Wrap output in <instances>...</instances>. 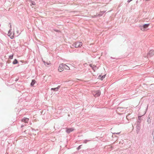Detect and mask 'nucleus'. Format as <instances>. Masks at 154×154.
I'll use <instances>...</instances> for the list:
<instances>
[{
    "mask_svg": "<svg viewBox=\"0 0 154 154\" xmlns=\"http://www.w3.org/2000/svg\"><path fill=\"white\" fill-rule=\"evenodd\" d=\"M153 78H154V75L153 76Z\"/></svg>",
    "mask_w": 154,
    "mask_h": 154,
    "instance_id": "09e8293b",
    "label": "nucleus"
},
{
    "mask_svg": "<svg viewBox=\"0 0 154 154\" xmlns=\"http://www.w3.org/2000/svg\"><path fill=\"white\" fill-rule=\"evenodd\" d=\"M136 132L137 134H138L139 133V131L140 129V125H137L136 126Z\"/></svg>",
    "mask_w": 154,
    "mask_h": 154,
    "instance_id": "9d476101",
    "label": "nucleus"
},
{
    "mask_svg": "<svg viewBox=\"0 0 154 154\" xmlns=\"http://www.w3.org/2000/svg\"><path fill=\"white\" fill-rule=\"evenodd\" d=\"M113 136H114V137H117V136H115V135H114V134H113V135L112 136V137H113Z\"/></svg>",
    "mask_w": 154,
    "mask_h": 154,
    "instance_id": "58836bf2",
    "label": "nucleus"
},
{
    "mask_svg": "<svg viewBox=\"0 0 154 154\" xmlns=\"http://www.w3.org/2000/svg\"><path fill=\"white\" fill-rule=\"evenodd\" d=\"M133 0H128V1H127V2L128 3H129L130 2H131V1H132Z\"/></svg>",
    "mask_w": 154,
    "mask_h": 154,
    "instance_id": "72a5a7b5",
    "label": "nucleus"
},
{
    "mask_svg": "<svg viewBox=\"0 0 154 154\" xmlns=\"http://www.w3.org/2000/svg\"><path fill=\"white\" fill-rule=\"evenodd\" d=\"M60 85H58L57 87L54 88H51V91H53L54 92L58 91L60 88Z\"/></svg>",
    "mask_w": 154,
    "mask_h": 154,
    "instance_id": "0eeeda50",
    "label": "nucleus"
},
{
    "mask_svg": "<svg viewBox=\"0 0 154 154\" xmlns=\"http://www.w3.org/2000/svg\"><path fill=\"white\" fill-rule=\"evenodd\" d=\"M30 2L31 3L30 5L32 6V5H35V3L34 1H30Z\"/></svg>",
    "mask_w": 154,
    "mask_h": 154,
    "instance_id": "a211bd4d",
    "label": "nucleus"
},
{
    "mask_svg": "<svg viewBox=\"0 0 154 154\" xmlns=\"http://www.w3.org/2000/svg\"><path fill=\"white\" fill-rule=\"evenodd\" d=\"M101 94V91L100 90H99L97 91H94L93 93V94L95 97H99Z\"/></svg>",
    "mask_w": 154,
    "mask_h": 154,
    "instance_id": "7ed1b4c3",
    "label": "nucleus"
},
{
    "mask_svg": "<svg viewBox=\"0 0 154 154\" xmlns=\"http://www.w3.org/2000/svg\"><path fill=\"white\" fill-rule=\"evenodd\" d=\"M148 105H147V107L146 108V111H145V113L143 115H141V116L138 115V120H141H141H142L141 117L143 116L146 113V111L148 109Z\"/></svg>",
    "mask_w": 154,
    "mask_h": 154,
    "instance_id": "6e6552de",
    "label": "nucleus"
},
{
    "mask_svg": "<svg viewBox=\"0 0 154 154\" xmlns=\"http://www.w3.org/2000/svg\"><path fill=\"white\" fill-rule=\"evenodd\" d=\"M120 132H118V133H113V134H114V135H115V134L119 135L120 134Z\"/></svg>",
    "mask_w": 154,
    "mask_h": 154,
    "instance_id": "bb28decb",
    "label": "nucleus"
},
{
    "mask_svg": "<svg viewBox=\"0 0 154 154\" xmlns=\"http://www.w3.org/2000/svg\"><path fill=\"white\" fill-rule=\"evenodd\" d=\"M144 24L140 25L139 26L140 29L142 31H144L148 29L146 26H144Z\"/></svg>",
    "mask_w": 154,
    "mask_h": 154,
    "instance_id": "20e7f679",
    "label": "nucleus"
},
{
    "mask_svg": "<svg viewBox=\"0 0 154 154\" xmlns=\"http://www.w3.org/2000/svg\"><path fill=\"white\" fill-rule=\"evenodd\" d=\"M153 139L154 140V135L153 136Z\"/></svg>",
    "mask_w": 154,
    "mask_h": 154,
    "instance_id": "a18cd8bd",
    "label": "nucleus"
},
{
    "mask_svg": "<svg viewBox=\"0 0 154 154\" xmlns=\"http://www.w3.org/2000/svg\"><path fill=\"white\" fill-rule=\"evenodd\" d=\"M150 23H146V24H144V25L145 26H146L147 27V28H148V26L149 25Z\"/></svg>",
    "mask_w": 154,
    "mask_h": 154,
    "instance_id": "a878e982",
    "label": "nucleus"
},
{
    "mask_svg": "<svg viewBox=\"0 0 154 154\" xmlns=\"http://www.w3.org/2000/svg\"><path fill=\"white\" fill-rule=\"evenodd\" d=\"M106 74L103 75H100L98 76V79L101 80H103L106 76Z\"/></svg>",
    "mask_w": 154,
    "mask_h": 154,
    "instance_id": "f8f14e48",
    "label": "nucleus"
},
{
    "mask_svg": "<svg viewBox=\"0 0 154 154\" xmlns=\"http://www.w3.org/2000/svg\"><path fill=\"white\" fill-rule=\"evenodd\" d=\"M152 102H154V99L152 100Z\"/></svg>",
    "mask_w": 154,
    "mask_h": 154,
    "instance_id": "c03bdc74",
    "label": "nucleus"
},
{
    "mask_svg": "<svg viewBox=\"0 0 154 154\" xmlns=\"http://www.w3.org/2000/svg\"><path fill=\"white\" fill-rule=\"evenodd\" d=\"M19 79V78H16L15 80V81L17 82V81H18Z\"/></svg>",
    "mask_w": 154,
    "mask_h": 154,
    "instance_id": "f704fd0d",
    "label": "nucleus"
},
{
    "mask_svg": "<svg viewBox=\"0 0 154 154\" xmlns=\"http://www.w3.org/2000/svg\"><path fill=\"white\" fill-rule=\"evenodd\" d=\"M154 55V50H150L147 54L148 57H151Z\"/></svg>",
    "mask_w": 154,
    "mask_h": 154,
    "instance_id": "423d86ee",
    "label": "nucleus"
},
{
    "mask_svg": "<svg viewBox=\"0 0 154 154\" xmlns=\"http://www.w3.org/2000/svg\"><path fill=\"white\" fill-rule=\"evenodd\" d=\"M8 24L9 25H10V29H11V23H8Z\"/></svg>",
    "mask_w": 154,
    "mask_h": 154,
    "instance_id": "7c9ffc66",
    "label": "nucleus"
},
{
    "mask_svg": "<svg viewBox=\"0 0 154 154\" xmlns=\"http://www.w3.org/2000/svg\"><path fill=\"white\" fill-rule=\"evenodd\" d=\"M29 119L27 118L24 117L21 119V121L23 122H24L25 123H27L29 120Z\"/></svg>",
    "mask_w": 154,
    "mask_h": 154,
    "instance_id": "1a4fd4ad",
    "label": "nucleus"
},
{
    "mask_svg": "<svg viewBox=\"0 0 154 154\" xmlns=\"http://www.w3.org/2000/svg\"><path fill=\"white\" fill-rule=\"evenodd\" d=\"M18 63V62L16 59H15L12 62V64L15 65Z\"/></svg>",
    "mask_w": 154,
    "mask_h": 154,
    "instance_id": "dca6fc26",
    "label": "nucleus"
},
{
    "mask_svg": "<svg viewBox=\"0 0 154 154\" xmlns=\"http://www.w3.org/2000/svg\"><path fill=\"white\" fill-rule=\"evenodd\" d=\"M11 29H10V30L8 31V35L10 37L11 35Z\"/></svg>",
    "mask_w": 154,
    "mask_h": 154,
    "instance_id": "412c9836",
    "label": "nucleus"
},
{
    "mask_svg": "<svg viewBox=\"0 0 154 154\" xmlns=\"http://www.w3.org/2000/svg\"><path fill=\"white\" fill-rule=\"evenodd\" d=\"M25 125H26L25 124L24 125H23V124L21 125V128H23V127H24Z\"/></svg>",
    "mask_w": 154,
    "mask_h": 154,
    "instance_id": "c85d7f7f",
    "label": "nucleus"
},
{
    "mask_svg": "<svg viewBox=\"0 0 154 154\" xmlns=\"http://www.w3.org/2000/svg\"><path fill=\"white\" fill-rule=\"evenodd\" d=\"M63 67L64 68V69H65L68 70L70 69L69 67V66H67L66 64V66H64Z\"/></svg>",
    "mask_w": 154,
    "mask_h": 154,
    "instance_id": "aec40b11",
    "label": "nucleus"
},
{
    "mask_svg": "<svg viewBox=\"0 0 154 154\" xmlns=\"http://www.w3.org/2000/svg\"><path fill=\"white\" fill-rule=\"evenodd\" d=\"M97 14H96L95 15H94L92 17L93 18H96L97 17H98V16H97Z\"/></svg>",
    "mask_w": 154,
    "mask_h": 154,
    "instance_id": "393cba45",
    "label": "nucleus"
},
{
    "mask_svg": "<svg viewBox=\"0 0 154 154\" xmlns=\"http://www.w3.org/2000/svg\"><path fill=\"white\" fill-rule=\"evenodd\" d=\"M82 146V145H80L77 148V150H79L81 148V146Z\"/></svg>",
    "mask_w": 154,
    "mask_h": 154,
    "instance_id": "b1692460",
    "label": "nucleus"
},
{
    "mask_svg": "<svg viewBox=\"0 0 154 154\" xmlns=\"http://www.w3.org/2000/svg\"><path fill=\"white\" fill-rule=\"evenodd\" d=\"M152 135H153V132H152Z\"/></svg>",
    "mask_w": 154,
    "mask_h": 154,
    "instance_id": "79ce46f5",
    "label": "nucleus"
},
{
    "mask_svg": "<svg viewBox=\"0 0 154 154\" xmlns=\"http://www.w3.org/2000/svg\"><path fill=\"white\" fill-rule=\"evenodd\" d=\"M89 66L92 68V69L94 71V72L95 71L96 69L94 68V66H93V65H92V64H89Z\"/></svg>",
    "mask_w": 154,
    "mask_h": 154,
    "instance_id": "f3484780",
    "label": "nucleus"
},
{
    "mask_svg": "<svg viewBox=\"0 0 154 154\" xmlns=\"http://www.w3.org/2000/svg\"><path fill=\"white\" fill-rule=\"evenodd\" d=\"M8 24L9 25H10V29H11V23H8Z\"/></svg>",
    "mask_w": 154,
    "mask_h": 154,
    "instance_id": "2f4dec72",
    "label": "nucleus"
},
{
    "mask_svg": "<svg viewBox=\"0 0 154 154\" xmlns=\"http://www.w3.org/2000/svg\"><path fill=\"white\" fill-rule=\"evenodd\" d=\"M141 120H138L137 122V123L136 125H140V123H141Z\"/></svg>",
    "mask_w": 154,
    "mask_h": 154,
    "instance_id": "4be33fe9",
    "label": "nucleus"
},
{
    "mask_svg": "<svg viewBox=\"0 0 154 154\" xmlns=\"http://www.w3.org/2000/svg\"><path fill=\"white\" fill-rule=\"evenodd\" d=\"M32 131H35L34 129H32Z\"/></svg>",
    "mask_w": 154,
    "mask_h": 154,
    "instance_id": "37998d69",
    "label": "nucleus"
},
{
    "mask_svg": "<svg viewBox=\"0 0 154 154\" xmlns=\"http://www.w3.org/2000/svg\"><path fill=\"white\" fill-rule=\"evenodd\" d=\"M93 66H94V68L96 69V68H97V69L98 68L97 67L96 65H93Z\"/></svg>",
    "mask_w": 154,
    "mask_h": 154,
    "instance_id": "473e14b6",
    "label": "nucleus"
},
{
    "mask_svg": "<svg viewBox=\"0 0 154 154\" xmlns=\"http://www.w3.org/2000/svg\"><path fill=\"white\" fill-rule=\"evenodd\" d=\"M43 62L44 63V64L45 65V64H46V62L45 61H43Z\"/></svg>",
    "mask_w": 154,
    "mask_h": 154,
    "instance_id": "a19ab883",
    "label": "nucleus"
},
{
    "mask_svg": "<svg viewBox=\"0 0 154 154\" xmlns=\"http://www.w3.org/2000/svg\"><path fill=\"white\" fill-rule=\"evenodd\" d=\"M51 63H50L46 62L45 65H51Z\"/></svg>",
    "mask_w": 154,
    "mask_h": 154,
    "instance_id": "cd10ccee",
    "label": "nucleus"
},
{
    "mask_svg": "<svg viewBox=\"0 0 154 154\" xmlns=\"http://www.w3.org/2000/svg\"><path fill=\"white\" fill-rule=\"evenodd\" d=\"M82 43L81 42H75L72 46L75 48H80L82 45Z\"/></svg>",
    "mask_w": 154,
    "mask_h": 154,
    "instance_id": "f257e3e1",
    "label": "nucleus"
},
{
    "mask_svg": "<svg viewBox=\"0 0 154 154\" xmlns=\"http://www.w3.org/2000/svg\"><path fill=\"white\" fill-rule=\"evenodd\" d=\"M65 129H66V132L68 134L70 133L75 130L74 129L72 128H66Z\"/></svg>",
    "mask_w": 154,
    "mask_h": 154,
    "instance_id": "39448f33",
    "label": "nucleus"
},
{
    "mask_svg": "<svg viewBox=\"0 0 154 154\" xmlns=\"http://www.w3.org/2000/svg\"><path fill=\"white\" fill-rule=\"evenodd\" d=\"M92 140V139H90L89 140L86 139L83 140V143H86Z\"/></svg>",
    "mask_w": 154,
    "mask_h": 154,
    "instance_id": "2eb2a0df",
    "label": "nucleus"
},
{
    "mask_svg": "<svg viewBox=\"0 0 154 154\" xmlns=\"http://www.w3.org/2000/svg\"><path fill=\"white\" fill-rule=\"evenodd\" d=\"M138 108H139V109H140V106H138Z\"/></svg>",
    "mask_w": 154,
    "mask_h": 154,
    "instance_id": "ea45409f",
    "label": "nucleus"
},
{
    "mask_svg": "<svg viewBox=\"0 0 154 154\" xmlns=\"http://www.w3.org/2000/svg\"><path fill=\"white\" fill-rule=\"evenodd\" d=\"M1 26V24H0V26Z\"/></svg>",
    "mask_w": 154,
    "mask_h": 154,
    "instance_id": "de8ad7c7",
    "label": "nucleus"
},
{
    "mask_svg": "<svg viewBox=\"0 0 154 154\" xmlns=\"http://www.w3.org/2000/svg\"><path fill=\"white\" fill-rule=\"evenodd\" d=\"M110 58H111V59H116L115 58L113 57H110Z\"/></svg>",
    "mask_w": 154,
    "mask_h": 154,
    "instance_id": "e433bc0d",
    "label": "nucleus"
},
{
    "mask_svg": "<svg viewBox=\"0 0 154 154\" xmlns=\"http://www.w3.org/2000/svg\"><path fill=\"white\" fill-rule=\"evenodd\" d=\"M20 62L21 63H23V61L22 60H20Z\"/></svg>",
    "mask_w": 154,
    "mask_h": 154,
    "instance_id": "4c0bfd02",
    "label": "nucleus"
},
{
    "mask_svg": "<svg viewBox=\"0 0 154 154\" xmlns=\"http://www.w3.org/2000/svg\"><path fill=\"white\" fill-rule=\"evenodd\" d=\"M147 122H148V124H150L151 122V119H150V117H149V115L147 117Z\"/></svg>",
    "mask_w": 154,
    "mask_h": 154,
    "instance_id": "4468645a",
    "label": "nucleus"
},
{
    "mask_svg": "<svg viewBox=\"0 0 154 154\" xmlns=\"http://www.w3.org/2000/svg\"><path fill=\"white\" fill-rule=\"evenodd\" d=\"M36 82V81L35 79H32L31 83H30V85L31 87H33L34 85Z\"/></svg>",
    "mask_w": 154,
    "mask_h": 154,
    "instance_id": "ddd939ff",
    "label": "nucleus"
},
{
    "mask_svg": "<svg viewBox=\"0 0 154 154\" xmlns=\"http://www.w3.org/2000/svg\"><path fill=\"white\" fill-rule=\"evenodd\" d=\"M10 61L9 62H8V63H10Z\"/></svg>",
    "mask_w": 154,
    "mask_h": 154,
    "instance_id": "49530a36",
    "label": "nucleus"
},
{
    "mask_svg": "<svg viewBox=\"0 0 154 154\" xmlns=\"http://www.w3.org/2000/svg\"><path fill=\"white\" fill-rule=\"evenodd\" d=\"M13 54L9 56V58L10 59H12L13 58Z\"/></svg>",
    "mask_w": 154,
    "mask_h": 154,
    "instance_id": "5701e85b",
    "label": "nucleus"
},
{
    "mask_svg": "<svg viewBox=\"0 0 154 154\" xmlns=\"http://www.w3.org/2000/svg\"><path fill=\"white\" fill-rule=\"evenodd\" d=\"M8 24L9 25H10V29H11V23H8Z\"/></svg>",
    "mask_w": 154,
    "mask_h": 154,
    "instance_id": "c756f323",
    "label": "nucleus"
},
{
    "mask_svg": "<svg viewBox=\"0 0 154 154\" xmlns=\"http://www.w3.org/2000/svg\"><path fill=\"white\" fill-rule=\"evenodd\" d=\"M66 66V64L64 63L60 64L58 68V71L59 72H61L63 71L64 69L63 67L64 66Z\"/></svg>",
    "mask_w": 154,
    "mask_h": 154,
    "instance_id": "f03ea898",
    "label": "nucleus"
},
{
    "mask_svg": "<svg viewBox=\"0 0 154 154\" xmlns=\"http://www.w3.org/2000/svg\"><path fill=\"white\" fill-rule=\"evenodd\" d=\"M138 3V0H137L136 1V4H137V3Z\"/></svg>",
    "mask_w": 154,
    "mask_h": 154,
    "instance_id": "c9c22d12",
    "label": "nucleus"
},
{
    "mask_svg": "<svg viewBox=\"0 0 154 154\" xmlns=\"http://www.w3.org/2000/svg\"><path fill=\"white\" fill-rule=\"evenodd\" d=\"M106 12V11H100L99 14H97L98 17H100L102 16Z\"/></svg>",
    "mask_w": 154,
    "mask_h": 154,
    "instance_id": "9b49d317",
    "label": "nucleus"
},
{
    "mask_svg": "<svg viewBox=\"0 0 154 154\" xmlns=\"http://www.w3.org/2000/svg\"><path fill=\"white\" fill-rule=\"evenodd\" d=\"M53 30L54 31L57 32L58 33L61 32V31L60 30L57 29H54Z\"/></svg>",
    "mask_w": 154,
    "mask_h": 154,
    "instance_id": "6ab92c4d",
    "label": "nucleus"
}]
</instances>
